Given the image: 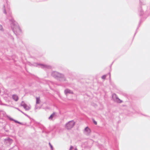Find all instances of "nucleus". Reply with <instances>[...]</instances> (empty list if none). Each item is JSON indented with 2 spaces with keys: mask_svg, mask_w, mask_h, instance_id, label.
<instances>
[{
  "mask_svg": "<svg viewBox=\"0 0 150 150\" xmlns=\"http://www.w3.org/2000/svg\"><path fill=\"white\" fill-rule=\"evenodd\" d=\"M13 99L15 101H17L18 99V97L16 95H13Z\"/></svg>",
  "mask_w": 150,
  "mask_h": 150,
  "instance_id": "obj_4",
  "label": "nucleus"
},
{
  "mask_svg": "<svg viewBox=\"0 0 150 150\" xmlns=\"http://www.w3.org/2000/svg\"><path fill=\"white\" fill-rule=\"evenodd\" d=\"M55 113H53L49 117V119H52L53 117L55 116Z\"/></svg>",
  "mask_w": 150,
  "mask_h": 150,
  "instance_id": "obj_6",
  "label": "nucleus"
},
{
  "mask_svg": "<svg viewBox=\"0 0 150 150\" xmlns=\"http://www.w3.org/2000/svg\"><path fill=\"white\" fill-rule=\"evenodd\" d=\"M85 131L88 133H89L90 132V130L88 127H86L85 129Z\"/></svg>",
  "mask_w": 150,
  "mask_h": 150,
  "instance_id": "obj_5",
  "label": "nucleus"
},
{
  "mask_svg": "<svg viewBox=\"0 0 150 150\" xmlns=\"http://www.w3.org/2000/svg\"><path fill=\"white\" fill-rule=\"evenodd\" d=\"M74 150H77V149L76 148H75V149H74Z\"/></svg>",
  "mask_w": 150,
  "mask_h": 150,
  "instance_id": "obj_16",
  "label": "nucleus"
},
{
  "mask_svg": "<svg viewBox=\"0 0 150 150\" xmlns=\"http://www.w3.org/2000/svg\"><path fill=\"white\" fill-rule=\"evenodd\" d=\"M14 121L16 122V123H19V124H21V123H20V122H18V121H16V120H14Z\"/></svg>",
  "mask_w": 150,
  "mask_h": 150,
  "instance_id": "obj_13",
  "label": "nucleus"
},
{
  "mask_svg": "<svg viewBox=\"0 0 150 150\" xmlns=\"http://www.w3.org/2000/svg\"><path fill=\"white\" fill-rule=\"evenodd\" d=\"M23 107L26 110H29L30 108V107L26 104Z\"/></svg>",
  "mask_w": 150,
  "mask_h": 150,
  "instance_id": "obj_7",
  "label": "nucleus"
},
{
  "mask_svg": "<svg viewBox=\"0 0 150 150\" xmlns=\"http://www.w3.org/2000/svg\"><path fill=\"white\" fill-rule=\"evenodd\" d=\"M40 103V99L39 98H36V103L37 104H39Z\"/></svg>",
  "mask_w": 150,
  "mask_h": 150,
  "instance_id": "obj_8",
  "label": "nucleus"
},
{
  "mask_svg": "<svg viewBox=\"0 0 150 150\" xmlns=\"http://www.w3.org/2000/svg\"><path fill=\"white\" fill-rule=\"evenodd\" d=\"M26 104L23 102H22L21 104V105L23 107Z\"/></svg>",
  "mask_w": 150,
  "mask_h": 150,
  "instance_id": "obj_9",
  "label": "nucleus"
},
{
  "mask_svg": "<svg viewBox=\"0 0 150 150\" xmlns=\"http://www.w3.org/2000/svg\"><path fill=\"white\" fill-rule=\"evenodd\" d=\"M65 92L66 94H67L68 93H71L72 94L73 92L71 91L70 90H69V89H66L65 91Z\"/></svg>",
  "mask_w": 150,
  "mask_h": 150,
  "instance_id": "obj_3",
  "label": "nucleus"
},
{
  "mask_svg": "<svg viewBox=\"0 0 150 150\" xmlns=\"http://www.w3.org/2000/svg\"><path fill=\"white\" fill-rule=\"evenodd\" d=\"M118 100H119V101H118V102L121 103L122 102V101L121 100H120L118 99Z\"/></svg>",
  "mask_w": 150,
  "mask_h": 150,
  "instance_id": "obj_15",
  "label": "nucleus"
},
{
  "mask_svg": "<svg viewBox=\"0 0 150 150\" xmlns=\"http://www.w3.org/2000/svg\"><path fill=\"white\" fill-rule=\"evenodd\" d=\"M52 75L55 77L60 78L62 77L63 76L62 75L57 72H53L52 73Z\"/></svg>",
  "mask_w": 150,
  "mask_h": 150,
  "instance_id": "obj_2",
  "label": "nucleus"
},
{
  "mask_svg": "<svg viewBox=\"0 0 150 150\" xmlns=\"http://www.w3.org/2000/svg\"><path fill=\"white\" fill-rule=\"evenodd\" d=\"M106 77V76L105 75H104L102 77V78L103 79H105Z\"/></svg>",
  "mask_w": 150,
  "mask_h": 150,
  "instance_id": "obj_10",
  "label": "nucleus"
},
{
  "mask_svg": "<svg viewBox=\"0 0 150 150\" xmlns=\"http://www.w3.org/2000/svg\"><path fill=\"white\" fill-rule=\"evenodd\" d=\"M94 124H95V125H97V122L95 121H94Z\"/></svg>",
  "mask_w": 150,
  "mask_h": 150,
  "instance_id": "obj_14",
  "label": "nucleus"
},
{
  "mask_svg": "<svg viewBox=\"0 0 150 150\" xmlns=\"http://www.w3.org/2000/svg\"><path fill=\"white\" fill-rule=\"evenodd\" d=\"M75 124L74 121H72L68 122L65 125L66 128L68 129H69L72 128Z\"/></svg>",
  "mask_w": 150,
  "mask_h": 150,
  "instance_id": "obj_1",
  "label": "nucleus"
},
{
  "mask_svg": "<svg viewBox=\"0 0 150 150\" xmlns=\"http://www.w3.org/2000/svg\"><path fill=\"white\" fill-rule=\"evenodd\" d=\"M49 144H50V146L51 147V150H53L52 146L51 145V144H50V143H49Z\"/></svg>",
  "mask_w": 150,
  "mask_h": 150,
  "instance_id": "obj_11",
  "label": "nucleus"
},
{
  "mask_svg": "<svg viewBox=\"0 0 150 150\" xmlns=\"http://www.w3.org/2000/svg\"><path fill=\"white\" fill-rule=\"evenodd\" d=\"M73 149V147L72 146H71L70 147L69 150H72Z\"/></svg>",
  "mask_w": 150,
  "mask_h": 150,
  "instance_id": "obj_12",
  "label": "nucleus"
}]
</instances>
